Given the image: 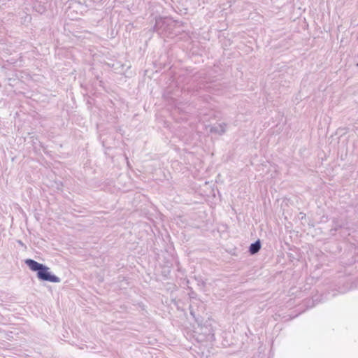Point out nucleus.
Segmentation results:
<instances>
[{"label": "nucleus", "mask_w": 358, "mask_h": 358, "mask_svg": "<svg viewBox=\"0 0 358 358\" xmlns=\"http://www.w3.org/2000/svg\"><path fill=\"white\" fill-rule=\"evenodd\" d=\"M25 264L31 271H38L37 276L39 279L53 282H59V278L54 275H52L48 271L49 268L43 264H39L31 259H26Z\"/></svg>", "instance_id": "nucleus-1"}, {"label": "nucleus", "mask_w": 358, "mask_h": 358, "mask_svg": "<svg viewBox=\"0 0 358 358\" xmlns=\"http://www.w3.org/2000/svg\"><path fill=\"white\" fill-rule=\"evenodd\" d=\"M261 248L260 242L259 241H257L255 243H252L250 247V252L251 254H255L257 253Z\"/></svg>", "instance_id": "nucleus-2"}, {"label": "nucleus", "mask_w": 358, "mask_h": 358, "mask_svg": "<svg viewBox=\"0 0 358 358\" xmlns=\"http://www.w3.org/2000/svg\"><path fill=\"white\" fill-rule=\"evenodd\" d=\"M357 65H358V64H357Z\"/></svg>", "instance_id": "nucleus-3"}]
</instances>
